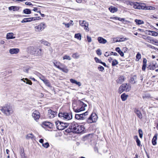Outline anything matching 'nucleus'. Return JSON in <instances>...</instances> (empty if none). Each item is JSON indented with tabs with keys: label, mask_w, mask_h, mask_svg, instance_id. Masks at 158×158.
I'll return each mask as SVG.
<instances>
[{
	"label": "nucleus",
	"mask_w": 158,
	"mask_h": 158,
	"mask_svg": "<svg viewBox=\"0 0 158 158\" xmlns=\"http://www.w3.org/2000/svg\"><path fill=\"white\" fill-rule=\"evenodd\" d=\"M23 13L27 14H29L31 13V10L28 9H25L23 10Z\"/></svg>",
	"instance_id": "e433bc0d"
},
{
	"label": "nucleus",
	"mask_w": 158,
	"mask_h": 158,
	"mask_svg": "<svg viewBox=\"0 0 158 158\" xmlns=\"http://www.w3.org/2000/svg\"><path fill=\"white\" fill-rule=\"evenodd\" d=\"M136 61H138L141 58V55L138 52L136 55Z\"/></svg>",
	"instance_id": "a19ab883"
},
{
	"label": "nucleus",
	"mask_w": 158,
	"mask_h": 158,
	"mask_svg": "<svg viewBox=\"0 0 158 158\" xmlns=\"http://www.w3.org/2000/svg\"><path fill=\"white\" fill-rule=\"evenodd\" d=\"M128 96V95L126 94L125 93H123L121 95V98L122 101H125L126 100Z\"/></svg>",
	"instance_id": "cd10ccee"
},
{
	"label": "nucleus",
	"mask_w": 158,
	"mask_h": 158,
	"mask_svg": "<svg viewBox=\"0 0 158 158\" xmlns=\"http://www.w3.org/2000/svg\"><path fill=\"white\" fill-rule=\"evenodd\" d=\"M130 82L132 84L135 83L136 81V76H133L130 78Z\"/></svg>",
	"instance_id": "5701e85b"
},
{
	"label": "nucleus",
	"mask_w": 158,
	"mask_h": 158,
	"mask_svg": "<svg viewBox=\"0 0 158 158\" xmlns=\"http://www.w3.org/2000/svg\"><path fill=\"white\" fill-rule=\"evenodd\" d=\"M135 22L136 24L138 25L142 24L144 23V22L143 20L138 19H135Z\"/></svg>",
	"instance_id": "c85d7f7f"
},
{
	"label": "nucleus",
	"mask_w": 158,
	"mask_h": 158,
	"mask_svg": "<svg viewBox=\"0 0 158 158\" xmlns=\"http://www.w3.org/2000/svg\"><path fill=\"white\" fill-rule=\"evenodd\" d=\"M28 18V22H30L32 21H35V19H34V17L29 18Z\"/></svg>",
	"instance_id": "680f3d73"
},
{
	"label": "nucleus",
	"mask_w": 158,
	"mask_h": 158,
	"mask_svg": "<svg viewBox=\"0 0 158 158\" xmlns=\"http://www.w3.org/2000/svg\"><path fill=\"white\" fill-rule=\"evenodd\" d=\"M150 18H151V19L154 18V19H157V17L154 16L153 15H151L150 16Z\"/></svg>",
	"instance_id": "774afa93"
},
{
	"label": "nucleus",
	"mask_w": 158,
	"mask_h": 158,
	"mask_svg": "<svg viewBox=\"0 0 158 158\" xmlns=\"http://www.w3.org/2000/svg\"><path fill=\"white\" fill-rule=\"evenodd\" d=\"M53 62L54 65L59 69L60 68V67H61V65L63 64L60 62L56 61V60L54 61Z\"/></svg>",
	"instance_id": "4be33fe9"
},
{
	"label": "nucleus",
	"mask_w": 158,
	"mask_h": 158,
	"mask_svg": "<svg viewBox=\"0 0 158 158\" xmlns=\"http://www.w3.org/2000/svg\"><path fill=\"white\" fill-rule=\"evenodd\" d=\"M98 40L99 43L100 44H105L107 42V40L102 37H99Z\"/></svg>",
	"instance_id": "412c9836"
},
{
	"label": "nucleus",
	"mask_w": 158,
	"mask_h": 158,
	"mask_svg": "<svg viewBox=\"0 0 158 158\" xmlns=\"http://www.w3.org/2000/svg\"><path fill=\"white\" fill-rule=\"evenodd\" d=\"M40 78L43 82L46 79L45 77L42 75H41V77H40Z\"/></svg>",
	"instance_id": "052dcab7"
},
{
	"label": "nucleus",
	"mask_w": 158,
	"mask_h": 158,
	"mask_svg": "<svg viewBox=\"0 0 158 158\" xmlns=\"http://www.w3.org/2000/svg\"><path fill=\"white\" fill-rule=\"evenodd\" d=\"M119 21H121L124 23L126 24L128 22L127 20L125 19L124 18H119Z\"/></svg>",
	"instance_id": "49530a36"
},
{
	"label": "nucleus",
	"mask_w": 158,
	"mask_h": 158,
	"mask_svg": "<svg viewBox=\"0 0 158 158\" xmlns=\"http://www.w3.org/2000/svg\"><path fill=\"white\" fill-rule=\"evenodd\" d=\"M25 4H26L27 5H29V6L32 5V4H31V2H26L25 3Z\"/></svg>",
	"instance_id": "338daca9"
},
{
	"label": "nucleus",
	"mask_w": 158,
	"mask_h": 158,
	"mask_svg": "<svg viewBox=\"0 0 158 158\" xmlns=\"http://www.w3.org/2000/svg\"><path fill=\"white\" fill-rule=\"evenodd\" d=\"M91 116H92L93 119L94 121V122H95L97 119L98 117L97 115L95 113H93L91 114Z\"/></svg>",
	"instance_id": "2f4dec72"
},
{
	"label": "nucleus",
	"mask_w": 158,
	"mask_h": 158,
	"mask_svg": "<svg viewBox=\"0 0 158 158\" xmlns=\"http://www.w3.org/2000/svg\"><path fill=\"white\" fill-rule=\"evenodd\" d=\"M134 112L136 114L138 117L140 119L143 118L142 114L140 111L137 109H135Z\"/></svg>",
	"instance_id": "f3484780"
},
{
	"label": "nucleus",
	"mask_w": 158,
	"mask_h": 158,
	"mask_svg": "<svg viewBox=\"0 0 158 158\" xmlns=\"http://www.w3.org/2000/svg\"><path fill=\"white\" fill-rule=\"evenodd\" d=\"M81 35L80 33L76 34L74 35V37L79 40L81 39Z\"/></svg>",
	"instance_id": "4c0bfd02"
},
{
	"label": "nucleus",
	"mask_w": 158,
	"mask_h": 158,
	"mask_svg": "<svg viewBox=\"0 0 158 158\" xmlns=\"http://www.w3.org/2000/svg\"><path fill=\"white\" fill-rule=\"evenodd\" d=\"M136 142L138 146H140L141 145L140 141L139 139L136 140Z\"/></svg>",
	"instance_id": "4d7b16f0"
},
{
	"label": "nucleus",
	"mask_w": 158,
	"mask_h": 158,
	"mask_svg": "<svg viewBox=\"0 0 158 158\" xmlns=\"http://www.w3.org/2000/svg\"><path fill=\"white\" fill-rule=\"evenodd\" d=\"M40 113L37 110L34 111L32 114V116L35 120H38L40 118Z\"/></svg>",
	"instance_id": "f8f14e48"
},
{
	"label": "nucleus",
	"mask_w": 158,
	"mask_h": 158,
	"mask_svg": "<svg viewBox=\"0 0 158 158\" xmlns=\"http://www.w3.org/2000/svg\"><path fill=\"white\" fill-rule=\"evenodd\" d=\"M35 137L32 134H30L27 135L26 136V138L27 139H34Z\"/></svg>",
	"instance_id": "7c9ffc66"
},
{
	"label": "nucleus",
	"mask_w": 158,
	"mask_h": 158,
	"mask_svg": "<svg viewBox=\"0 0 158 158\" xmlns=\"http://www.w3.org/2000/svg\"><path fill=\"white\" fill-rule=\"evenodd\" d=\"M19 52V49L17 48L10 49L9 50V52L11 54L18 53Z\"/></svg>",
	"instance_id": "a211bd4d"
},
{
	"label": "nucleus",
	"mask_w": 158,
	"mask_h": 158,
	"mask_svg": "<svg viewBox=\"0 0 158 158\" xmlns=\"http://www.w3.org/2000/svg\"><path fill=\"white\" fill-rule=\"evenodd\" d=\"M125 78L123 76H121L119 77V81H120L121 82H123L125 80Z\"/></svg>",
	"instance_id": "09e8293b"
},
{
	"label": "nucleus",
	"mask_w": 158,
	"mask_h": 158,
	"mask_svg": "<svg viewBox=\"0 0 158 158\" xmlns=\"http://www.w3.org/2000/svg\"><path fill=\"white\" fill-rule=\"evenodd\" d=\"M98 69H99V70L100 71L102 72L104 69V68L103 66H99L98 67Z\"/></svg>",
	"instance_id": "864d4df0"
},
{
	"label": "nucleus",
	"mask_w": 158,
	"mask_h": 158,
	"mask_svg": "<svg viewBox=\"0 0 158 158\" xmlns=\"http://www.w3.org/2000/svg\"><path fill=\"white\" fill-rule=\"evenodd\" d=\"M81 21H80V24L82 27H84V29L86 31H89V29L88 27L89 23L86 22L85 21H83L82 22H81Z\"/></svg>",
	"instance_id": "9b49d317"
},
{
	"label": "nucleus",
	"mask_w": 158,
	"mask_h": 158,
	"mask_svg": "<svg viewBox=\"0 0 158 158\" xmlns=\"http://www.w3.org/2000/svg\"><path fill=\"white\" fill-rule=\"evenodd\" d=\"M131 89V86L130 85L127 83H124L120 86L119 88V90L121 93L124 91L128 92Z\"/></svg>",
	"instance_id": "0eeeda50"
},
{
	"label": "nucleus",
	"mask_w": 158,
	"mask_h": 158,
	"mask_svg": "<svg viewBox=\"0 0 158 158\" xmlns=\"http://www.w3.org/2000/svg\"><path fill=\"white\" fill-rule=\"evenodd\" d=\"M119 54L121 56H123L124 54L123 52L121 51L120 48H119Z\"/></svg>",
	"instance_id": "bf43d9fd"
},
{
	"label": "nucleus",
	"mask_w": 158,
	"mask_h": 158,
	"mask_svg": "<svg viewBox=\"0 0 158 158\" xmlns=\"http://www.w3.org/2000/svg\"><path fill=\"white\" fill-rule=\"evenodd\" d=\"M26 80L27 81L26 82V83L27 84H29L30 85H31L32 84V82L30 80H28L27 78H26L25 79L23 78L21 79V80L23 81V82H25V81H24V80Z\"/></svg>",
	"instance_id": "c756f323"
},
{
	"label": "nucleus",
	"mask_w": 158,
	"mask_h": 158,
	"mask_svg": "<svg viewBox=\"0 0 158 158\" xmlns=\"http://www.w3.org/2000/svg\"><path fill=\"white\" fill-rule=\"evenodd\" d=\"M149 32H150L151 33V34L149 33V35H151L154 36H157L158 35V33L155 31H149Z\"/></svg>",
	"instance_id": "ea45409f"
},
{
	"label": "nucleus",
	"mask_w": 158,
	"mask_h": 158,
	"mask_svg": "<svg viewBox=\"0 0 158 158\" xmlns=\"http://www.w3.org/2000/svg\"><path fill=\"white\" fill-rule=\"evenodd\" d=\"M57 129L59 130H62L67 128L69 125L68 123H63L59 121L55 122Z\"/></svg>",
	"instance_id": "39448f33"
},
{
	"label": "nucleus",
	"mask_w": 158,
	"mask_h": 158,
	"mask_svg": "<svg viewBox=\"0 0 158 158\" xmlns=\"http://www.w3.org/2000/svg\"><path fill=\"white\" fill-rule=\"evenodd\" d=\"M87 41L89 42L90 43L92 41L91 38L90 37H89L88 35H87Z\"/></svg>",
	"instance_id": "13d9d810"
},
{
	"label": "nucleus",
	"mask_w": 158,
	"mask_h": 158,
	"mask_svg": "<svg viewBox=\"0 0 158 158\" xmlns=\"http://www.w3.org/2000/svg\"><path fill=\"white\" fill-rule=\"evenodd\" d=\"M57 112L56 111H52L51 110H48V116L51 118H53L56 115Z\"/></svg>",
	"instance_id": "ddd939ff"
},
{
	"label": "nucleus",
	"mask_w": 158,
	"mask_h": 158,
	"mask_svg": "<svg viewBox=\"0 0 158 158\" xmlns=\"http://www.w3.org/2000/svg\"><path fill=\"white\" fill-rule=\"evenodd\" d=\"M127 50V48L126 47H124L123 48L122 51L124 52H126Z\"/></svg>",
	"instance_id": "69168bd1"
},
{
	"label": "nucleus",
	"mask_w": 158,
	"mask_h": 158,
	"mask_svg": "<svg viewBox=\"0 0 158 158\" xmlns=\"http://www.w3.org/2000/svg\"><path fill=\"white\" fill-rule=\"evenodd\" d=\"M130 4L133 6L134 8L138 9H143V4L142 3H139L137 2H130Z\"/></svg>",
	"instance_id": "1a4fd4ad"
},
{
	"label": "nucleus",
	"mask_w": 158,
	"mask_h": 158,
	"mask_svg": "<svg viewBox=\"0 0 158 158\" xmlns=\"http://www.w3.org/2000/svg\"><path fill=\"white\" fill-rule=\"evenodd\" d=\"M150 69L151 70H154L157 67L156 64H153L149 66Z\"/></svg>",
	"instance_id": "de8ad7c7"
},
{
	"label": "nucleus",
	"mask_w": 158,
	"mask_h": 158,
	"mask_svg": "<svg viewBox=\"0 0 158 158\" xmlns=\"http://www.w3.org/2000/svg\"><path fill=\"white\" fill-rule=\"evenodd\" d=\"M146 62L145 63H144V64H143V66L142 67V70L143 71H145L146 69Z\"/></svg>",
	"instance_id": "6e6d98bb"
},
{
	"label": "nucleus",
	"mask_w": 158,
	"mask_h": 158,
	"mask_svg": "<svg viewBox=\"0 0 158 158\" xmlns=\"http://www.w3.org/2000/svg\"><path fill=\"white\" fill-rule=\"evenodd\" d=\"M63 60H70L71 59L70 57L69 56L67 55H65L63 57Z\"/></svg>",
	"instance_id": "c03bdc74"
},
{
	"label": "nucleus",
	"mask_w": 158,
	"mask_h": 158,
	"mask_svg": "<svg viewBox=\"0 0 158 158\" xmlns=\"http://www.w3.org/2000/svg\"><path fill=\"white\" fill-rule=\"evenodd\" d=\"M58 116L62 119L68 120L72 119V114L71 113L60 112L58 114Z\"/></svg>",
	"instance_id": "20e7f679"
},
{
	"label": "nucleus",
	"mask_w": 158,
	"mask_h": 158,
	"mask_svg": "<svg viewBox=\"0 0 158 158\" xmlns=\"http://www.w3.org/2000/svg\"><path fill=\"white\" fill-rule=\"evenodd\" d=\"M110 11L112 13H114L118 10L117 8H115V7H110L109 8Z\"/></svg>",
	"instance_id": "f704fd0d"
},
{
	"label": "nucleus",
	"mask_w": 158,
	"mask_h": 158,
	"mask_svg": "<svg viewBox=\"0 0 158 158\" xmlns=\"http://www.w3.org/2000/svg\"><path fill=\"white\" fill-rule=\"evenodd\" d=\"M43 82L48 87H52L49 81L47 79L44 81Z\"/></svg>",
	"instance_id": "72a5a7b5"
},
{
	"label": "nucleus",
	"mask_w": 158,
	"mask_h": 158,
	"mask_svg": "<svg viewBox=\"0 0 158 158\" xmlns=\"http://www.w3.org/2000/svg\"><path fill=\"white\" fill-rule=\"evenodd\" d=\"M46 26L45 23H41L35 27V30L36 31L38 32L41 31L44 29Z\"/></svg>",
	"instance_id": "6e6552de"
},
{
	"label": "nucleus",
	"mask_w": 158,
	"mask_h": 158,
	"mask_svg": "<svg viewBox=\"0 0 158 158\" xmlns=\"http://www.w3.org/2000/svg\"><path fill=\"white\" fill-rule=\"evenodd\" d=\"M96 52L97 55L99 56H100L102 54L101 51L100 49H98L97 50Z\"/></svg>",
	"instance_id": "3c124183"
},
{
	"label": "nucleus",
	"mask_w": 158,
	"mask_h": 158,
	"mask_svg": "<svg viewBox=\"0 0 158 158\" xmlns=\"http://www.w3.org/2000/svg\"><path fill=\"white\" fill-rule=\"evenodd\" d=\"M78 126L79 123H77L74 122L71 123L69 128L67 130V131L68 132H73L76 133Z\"/></svg>",
	"instance_id": "423d86ee"
},
{
	"label": "nucleus",
	"mask_w": 158,
	"mask_h": 158,
	"mask_svg": "<svg viewBox=\"0 0 158 158\" xmlns=\"http://www.w3.org/2000/svg\"><path fill=\"white\" fill-rule=\"evenodd\" d=\"M156 8L154 6H145L143 5V9L145 10H154Z\"/></svg>",
	"instance_id": "dca6fc26"
},
{
	"label": "nucleus",
	"mask_w": 158,
	"mask_h": 158,
	"mask_svg": "<svg viewBox=\"0 0 158 158\" xmlns=\"http://www.w3.org/2000/svg\"><path fill=\"white\" fill-rule=\"evenodd\" d=\"M0 110L6 116H9L13 112V110L12 107L8 104H6L3 106L0 107Z\"/></svg>",
	"instance_id": "f03ea898"
},
{
	"label": "nucleus",
	"mask_w": 158,
	"mask_h": 158,
	"mask_svg": "<svg viewBox=\"0 0 158 158\" xmlns=\"http://www.w3.org/2000/svg\"><path fill=\"white\" fill-rule=\"evenodd\" d=\"M63 24H64L66 27H67L68 28H69V27L70 25V23H63Z\"/></svg>",
	"instance_id": "0e129e2a"
},
{
	"label": "nucleus",
	"mask_w": 158,
	"mask_h": 158,
	"mask_svg": "<svg viewBox=\"0 0 158 158\" xmlns=\"http://www.w3.org/2000/svg\"><path fill=\"white\" fill-rule=\"evenodd\" d=\"M42 145L43 146L46 148H48L49 146V143L48 142H46L45 143H43Z\"/></svg>",
	"instance_id": "37998d69"
},
{
	"label": "nucleus",
	"mask_w": 158,
	"mask_h": 158,
	"mask_svg": "<svg viewBox=\"0 0 158 158\" xmlns=\"http://www.w3.org/2000/svg\"><path fill=\"white\" fill-rule=\"evenodd\" d=\"M157 136L155 135L152 140V143L153 145H155L156 144V140H157Z\"/></svg>",
	"instance_id": "473e14b6"
},
{
	"label": "nucleus",
	"mask_w": 158,
	"mask_h": 158,
	"mask_svg": "<svg viewBox=\"0 0 158 158\" xmlns=\"http://www.w3.org/2000/svg\"><path fill=\"white\" fill-rule=\"evenodd\" d=\"M118 62L117 60H114L112 61V66H115L118 64Z\"/></svg>",
	"instance_id": "79ce46f5"
},
{
	"label": "nucleus",
	"mask_w": 158,
	"mask_h": 158,
	"mask_svg": "<svg viewBox=\"0 0 158 158\" xmlns=\"http://www.w3.org/2000/svg\"><path fill=\"white\" fill-rule=\"evenodd\" d=\"M150 96V95L148 94L144 95L143 96V99H145L146 98H149Z\"/></svg>",
	"instance_id": "e2e57ef3"
},
{
	"label": "nucleus",
	"mask_w": 158,
	"mask_h": 158,
	"mask_svg": "<svg viewBox=\"0 0 158 158\" xmlns=\"http://www.w3.org/2000/svg\"><path fill=\"white\" fill-rule=\"evenodd\" d=\"M59 69L65 73H67L69 71L67 67L63 64L61 65V67Z\"/></svg>",
	"instance_id": "aec40b11"
},
{
	"label": "nucleus",
	"mask_w": 158,
	"mask_h": 158,
	"mask_svg": "<svg viewBox=\"0 0 158 158\" xmlns=\"http://www.w3.org/2000/svg\"><path fill=\"white\" fill-rule=\"evenodd\" d=\"M87 122L88 123H94L93 119L92 116L91 115L87 119Z\"/></svg>",
	"instance_id": "58836bf2"
},
{
	"label": "nucleus",
	"mask_w": 158,
	"mask_h": 158,
	"mask_svg": "<svg viewBox=\"0 0 158 158\" xmlns=\"http://www.w3.org/2000/svg\"><path fill=\"white\" fill-rule=\"evenodd\" d=\"M20 154L21 156V158H28L25 155L23 148H20Z\"/></svg>",
	"instance_id": "6ab92c4d"
},
{
	"label": "nucleus",
	"mask_w": 158,
	"mask_h": 158,
	"mask_svg": "<svg viewBox=\"0 0 158 158\" xmlns=\"http://www.w3.org/2000/svg\"><path fill=\"white\" fill-rule=\"evenodd\" d=\"M146 39L147 40L148 42L149 43H151L152 41H153V40L151 39L149 36Z\"/></svg>",
	"instance_id": "603ef678"
},
{
	"label": "nucleus",
	"mask_w": 158,
	"mask_h": 158,
	"mask_svg": "<svg viewBox=\"0 0 158 158\" xmlns=\"http://www.w3.org/2000/svg\"><path fill=\"white\" fill-rule=\"evenodd\" d=\"M14 34L12 33H8L6 35V39H10L15 38V37H13Z\"/></svg>",
	"instance_id": "bb28decb"
},
{
	"label": "nucleus",
	"mask_w": 158,
	"mask_h": 158,
	"mask_svg": "<svg viewBox=\"0 0 158 158\" xmlns=\"http://www.w3.org/2000/svg\"><path fill=\"white\" fill-rule=\"evenodd\" d=\"M77 129V131L76 133H80L83 131H84L85 130V128L84 126L81 125L79 124V126H78Z\"/></svg>",
	"instance_id": "2eb2a0df"
},
{
	"label": "nucleus",
	"mask_w": 158,
	"mask_h": 158,
	"mask_svg": "<svg viewBox=\"0 0 158 158\" xmlns=\"http://www.w3.org/2000/svg\"><path fill=\"white\" fill-rule=\"evenodd\" d=\"M139 136L140 138H142L143 137V133L142 130L141 129L139 130Z\"/></svg>",
	"instance_id": "a18cd8bd"
},
{
	"label": "nucleus",
	"mask_w": 158,
	"mask_h": 158,
	"mask_svg": "<svg viewBox=\"0 0 158 158\" xmlns=\"http://www.w3.org/2000/svg\"><path fill=\"white\" fill-rule=\"evenodd\" d=\"M88 114V112L87 111L82 114H76L75 118L79 120L84 119L86 118V116Z\"/></svg>",
	"instance_id": "9d476101"
},
{
	"label": "nucleus",
	"mask_w": 158,
	"mask_h": 158,
	"mask_svg": "<svg viewBox=\"0 0 158 158\" xmlns=\"http://www.w3.org/2000/svg\"><path fill=\"white\" fill-rule=\"evenodd\" d=\"M8 9L10 10H13L14 11H15L18 10L19 9V7L16 6H11L9 7Z\"/></svg>",
	"instance_id": "b1692460"
},
{
	"label": "nucleus",
	"mask_w": 158,
	"mask_h": 158,
	"mask_svg": "<svg viewBox=\"0 0 158 158\" xmlns=\"http://www.w3.org/2000/svg\"><path fill=\"white\" fill-rule=\"evenodd\" d=\"M28 18H24L21 21V22L22 23L26 22H28Z\"/></svg>",
	"instance_id": "5fc2aeb1"
},
{
	"label": "nucleus",
	"mask_w": 158,
	"mask_h": 158,
	"mask_svg": "<svg viewBox=\"0 0 158 158\" xmlns=\"http://www.w3.org/2000/svg\"><path fill=\"white\" fill-rule=\"evenodd\" d=\"M40 42L41 43L43 44L44 45L47 46H49L50 45V44L49 43L44 40H41Z\"/></svg>",
	"instance_id": "c9c22d12"
},
{
	"label": "nucleus",
	"mask_w": 158,
	"mask_h": 158,
	"mask_svg": "<svg viewBox=\"0 0 158 158\" xmlns=\"http://www.w3.org/2000/svg\"><path fill=\"white\" fill-rule=\"evenodd\" d=\"M128 40V38L123 36H120L119 37V42L125 41Z\"/></svg>",
	"instance_id": "a878e982"
},
{
	"label": "nucleus",
	"mask_w": 158,
	"mask_h": 158,
	"mask_svg": "<svg viewBox=\"0 0 158 158\" xmlns=\"http://www.w3.org/2000/svg\"><path fill=\"white\" fill-rule=\"evenodd\" d=\"M28 52L31 54L38 56L42 55V50L37 47L30 46L27 48Z\"/></svg>",
	"instance_id": "f257e3e1"
},
{
	"label": "nucleus",
	"mask_w": 158,
	"mask_h": 158,
	"mask_svg": "<svg viewBox=\"0 0 158 158\" xmlns=\"http://www.w3.org/2000/svg\"><path fill=\"white\" fill-rule=\"evenodd\" d=\"M70 81L72 83H75L78 86H80L81 85V83L80 82H77V81L73 79H70Z\"/></svg>",
	"instance_id": "393cba45"
},
{
	"label": "nucleus",
	"mask_w": 158,
	"mask_h": 158,
	"mask_svg": "<svg viewBox=\"0 0 158 158\" xmlns=\"http://www.w3.org/2000/svg\"><path fill=\"white\" fill-rule=\"evenodd\" d=\"M94 59L96 62L97 63H101L102 62L101 60L99 59H98V58H97L96 57H94Z\"/></svg>",
	"instance_id": "8fccbe9b"
},
{
	"label": "nucleus",
	"mask_w": 158,
	"mask_h": 158,
	"mask_svg": "<svg viewBox=\"0 0 158 158\" xmlns=\"http://www.w3.org/2000/svg\"><path fill=\"white\" fill-rule=\"evenodd\" d=\"M78 103L79 105V106L77 108L75 107L73 108L74 111L76 112H80L84 110H85V107L87 106V105L86 104L80 100L78 101Z\"/></svg>",
	"instance_id": "7ed1b4c3"
},
{
	"label": "nucleus",
	"mask_w": 158,
	"mask_h": 158,
	"mask_svg": "<svg viewBox=\"0 0 158 158\" xmlns=\"http://www.w3.org/2000/svg\"><path fill=\"white\" fill-rule=\"evenodd\" d=\"M42 125L43 127H46L50 128H52L53 126V125L52 123L46 122H43Z\"/></svg>",
	"instance_id": "4468645a"
}]
</instances>
